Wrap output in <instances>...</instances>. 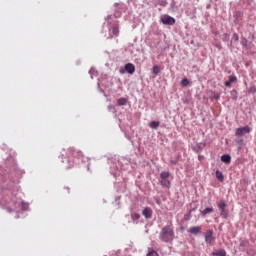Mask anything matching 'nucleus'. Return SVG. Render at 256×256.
<instances>
[{
    "instance_id": "f257e3e1",
    "label": "nucleus",
    "mask_w": 256,
    "mask_h": 256,
    "mask_svg": "<svg viewBox=\"0 0 256 256\" xmlns=\"http://www.w3.org/2000/svg\"><path fill=\"white\" fill-rule=\"evenodd\" d=\"M3 195L2 203L4 209H7L8 213H13L14 211L17 213L19 207L22 211H29V203L17 198V194H14L12 190H3Z\"/></svg>"
},
{
    "instance_id": "f03ea898",
    "label": "nucleus",
    "mask_w": 256,
    "mask_h": 256,
    "mask_svg": "<svg viewBox=\"0 0 256 256\" xmlns=\"http://www.w3.org/2000/svg\"><path fill=\"white\" fill-rule=\"evenodd\" d=\"M160 241L163 243H173L175 239V231L171 225H166L162 228L159 234Z\"/></svg>"
},
{
    "instance_id": "7ed1b4c3",
    "label": "nucleus",
    "mask_w": 256,
    "mask_h": 256,
    "mask_svg": "<svg viewBox=\"0 0 256 256\" xmlns=\"http://www.w3.org/2000/svg\"><path fill=\"white\" fill-rule=\"evenodd\" d=\"M204 237L205 243H207V245H212L213 243H215V236H213V230L206 231Z\"/></svg>"
},
{
    "instance_id": "20e7f679",
    "label": "nucleus",
    "mask_w": 256,
    "mask_h": 256,
    "mask_svg": "<svg viewBox=\"0 0 256 256\" xmlns=\"http://www.w3.org/2000/svg\"><path fill=\"white\" fill-rule=\"evenodd\" d=\"M245 133H251V128L249 126L239 127L235 131L237 137H243Z\"/></svg>"
},
{
    "instance_id": "39448f33",
    "label": "nucleus",
    "mask_w": 256,
    "mask_h": 256,
    "mask_svg": "<svg viewBox=\"0 0 256 256\" xmlns=\"http://www.w3.org/2000/svg\"><path fill=\"white\" fill-rule=\"evenodd\" d=\"M68 157H78V159H83V152L77 151L74 148H69L67 150Z\"/></svg>"
},
{
    "instance_id": "423d86ee",
    "label": "nucleus",
    "mask_w": 256,
    "mask_h": 256,
    "mask_svg": "<svg viewBox=\"0 0 256 256\" xmlns=\"http://www.w3.org/2000/svg\"><path fill=\"white\" fill-rule=\"evenodd\" d=\"M161 22L163 23V25H175V18L169 15H164L161 18Z\"/></svg>"
},
{
    "instance_id": "0eeeda50",
    "label": "nucleus",
    "mask_w": 256,
    "mask_h": 256,
    "mask_svg": "<svg viewBox=\"0 0 256 256\" xmlns=\"http://www.w3.org/2000/svg\"><path fill=\"white\" fill-rule=\"evenodd\" d=\"M142 215L145 217V219H151L153 217V209L149 207L143 208Z\"/></svg>"
},
{
    "instance_id": "6e6552de",
    "label": "nucleus",
    "mask_w": 256,
    "mask_h": 256,
    "mask_svg": "<svg viewBox=\"0 0 256 256\" xmlns=\"http://www.w3.org/2000/svg\"><path fill=\"white\" fill-rule=\"evenodd\" d=\"M188 233L191 235H199L201 233V226H192L188 229Z\"/></svg>"
},
{
    "instance_id": "1a4fd4ad",
    "label": "nucleus",
    "mask_w": 256,
    "mask_h": 256,
    "mask_svg": "<svg viewBox=\"0 0 256 256\" xmlns=\"http://www.w3.org/2000/svg\"><path fill=\"white\" fill-rule=\"evenodd\" d=\"M237 81V76L230 75L228 76V80L224 82L225 87H231L232 83H235Z\"/></svg>"
},
{
    "instance_id": "9d476101",
    "label": "nucleus",
    "mask_w": 256,
    "mask_h": 256,
    "mask_svg": "<svg viewBox=\"0 0 256 256\" xmlns=\"http://www.w3.org/2000/svg\"><path fill=\"white\" fill-rule=\"evenodd\" d=\"M125 71L127 73H129L130 75H133V73H135V65H133L132 63H128L125 65Z\"/></svg>"
},
{
    "instance_id": "9b49d317",
    "label": "nucleus",
    "mask_w": 256,
    "mask_h": 256,
    "mask_svg": "<svg viewBox=\"0 0 256 256\" xmlns=\"http://www.w3.org/2000/svg\"><path fill=\"white\" fill-rule=\"evenodd\" d=\"M160 184L162 187H166V189H169V187H171V181H169V178L160 179Z\"/></svg>"
},
{
    "instance_id": "f8f14e48",
    "label": "nucleus",
    "mask_w": 256,
    "mask_h": 256,
    "mask_svg": "<svg viewBox=\"0 0 256 256\" xmlns=\"http://www.w3.org/2000/svg\"><path fill=\"white\" fill-rule=\"evenodd\" d=\"M221 161H222V163H226V165H229V163H231V155H229V154L222 155Z\"/></svg>"
},
{
    "instance_id": "ddd939ff",
    "label": "nucleus",
    "mask_w": 256,
    "mask_h": 256,
    "mask_svg": "<svg viewBox=\"0 0 256 256\" xmlns=\"http://www.w3.org/2000/svg\"><path fill=\"white\" fill-rule=\"evenodd\" d=\"M213 256H227V251H225V249H221V250H215L212 252Z\"/></svg>"
},
{
    "instance_id": "4468645a",
    "label": "nucleus",
    "mask_w": 256,
    "mask_h": 256,
    "mask_svg": "<svg viewBox=\"0 0 256 256\" xmlns=\"http://www.w3.org/2000/svg\"><path fill=\"white\" fill-rule=\"evenodd\" d=\"M159 125H161V122L159 121H151L149 123L150 129H159Z\"/></svg>"
},
{
    "instance_id": "2eb2a0df",
    "label": "nucleus",
    "mask_w": 256,
    "mask_h": 256,
    "mask_svg": "<svg viewBox=\"0 0 256 256\" xmlns=\"http://www.w3.org/2000/svg\"><path fill=\"white\" fill-rule=\"evenodd\" d=\"M110 31H111L112 35H114L115 37H119V26L118 25H114Z\"/></svg>"
},
{
    "instance_id": "dca6fc26",
    "label": "nucleus",
    "mask_w": 256,
    "mask_h": 256,
    "mask_svg": "<svg viewBox=\"0 0 256 256\" xmlns=\"http://www.w3.org/2000/svg\"><path fill=\"white\" fill-rule=\"evenodd\" d=\"M216 178L218 179V181H220L221 183H223V181H225V177L223 176V172H221L220 170L216 171Z\"/></svg>"
},
{
    "instance_id": "f3484780",
    "label": "nucleus",
    "mask_w": 256,
    "mask_h": 256,
    "mask_svg": "<svg viewBox=\"0 0 256 256\" xmlns=\"http://www.w3.org/2000/svg\"><path fill=\"white\" fill-rule=\"evenodd\" d=\"M200 213L203 217H205L209 215V213H213V208H205L204 210H201Z\"/></svg>"
},
{
    "instance_id": "a211bd4d",
    "label": "nucleus",
    "mask_w": 256,
    "mask_h": 256,
    "mask_svg": "<svg viewBox=\"0 0 256 256\" xmlns=\"http://www.w3.org/2000/svg\"><path fill=\"white\" fill-rule=\"evenodd\" d=\"M217 207L219 211L225 210V207H227V203H225L224 200H220V202L217 204Z\"/></svg>"
},
{
    "instance_id": "6ab92c4d",
    "label": "nucleus",
    "mask_w": 256,
    "mask_h": 256,
    "mask_svg": "<svg viewBox=\"0 0 256 256\" xmlns=\"http://www.w3.org/2000/svg\"><path fill=\"white\" fill-rule=\"evenodd\" d=\"M117 105H119V107H123L127 105V98H119L117 100Z\"/></svg>"
},
{
    "instance_id": "aec40b11",
    "label": "nucleus",
    "mask_w": 256,
    "mask_h": 256,
    "mask_svg": "<svg viewBox=\"0 0 256 256\" xmlns=\"http://www.w3.org/2000/svg\"><path fill=\"white\" fill-rule=\"evenodd\" d=\"M240 44L242 45V47H244L245 49H247L248 45H249V40H247V38L242 37Z\"/></svg>"
},
{
    "instance_id": "412c9836",
    "label": "nucleus",
    "mask_w": 256,
    "mask_h": 256,
    "mask_svg": "<svg viewBox=\"0 0 256 256\" xmlns=\"http://www.w3.org/2000/svg\"><path fill=\"white\" fill-rule=\"evenodd\" d=\"M169 177H171V173H169L167 171H162L160 173V179H169Z\"/></svg>"
},
{
    "instance_id": "4be33fe9",
    "label": "nucleus",
    "mask_w": 256,
    "mask_h": 256,
    "mask_svg": "<svg viewBox=\"0 0 256 256\" xmlns=\"http://www.w3.org/2000/svg\"><path fill=\"white\" fill-rule=\"evenodd\" d=\"M152 73H154V75H159V73H161V68L158 65L153 66Z\"/></svg>"
},
{
    "instance_id": "5701e85b",
    "label": "nucleus",
    "mask_w": 256,
    "mask_h": 256,
    "mask_svg": "<svg viewBox=\"0 0 256 256\" xmlns=\"http://www.w3.org/2000/svg\"><path fill=\"white\" fill-rule=\"evenodd\" d=\"M131 219L132 221H139V219H141V215L139 213H132Z\"/></svg>"
},
{
    "instance_id": "b1692460",
    "label": "nucleus",
    "mask_w": 256,
    "mask_h": 256,
    "mask_svg": "<svg viewBox=\"0 0 256 256\" xmlns=\"http://www.w3.org/2000/svg\"><path fill=\"white\" fill-rule=\"evenodd\" d=\"M147 256H159V253H157V251L149 248Z\"/></svg>"
},
{
    "instance_id": "393cba45",
    "label": "nucleus",
    "mask_w": 256,
    "mask_h": 256,
    "mask_svg": "<svg viewBox=\"0 0 256 256\" xmlns=\"http://www.w3.org/2000/svg\"><path fill=\"white\" fill-rule=\"evenodd\" d=\"M220 215H221V217H223L224 219H227V217H229V212H227L226 209L220 210Z\"/></svg>"
},
{
    "instance_id": "a878e982",
    "label": "nucleus",
    "mask_w": 256,
    "mask_h": 256,
    "mask_svg": "<svg viewBox=\"0 0 256 256\" xmlns=\"http://www.w3.org/2000/svg\"><path fill=\"white\" fill-rule=\"evenodd\" d=\"M230 94H231L232 99H233L234 101H237V90H232V91L230 92Z\"/></svg>"
},
{
    "instance_id": "bb28decb",
    "label": "nucleus",
    "mask_w": 256,
    "mask_h": 256,
    "mask_svg": "<svg viewBox=\"0 0 256 256\" xmlns=\"http://www.w3.org/2000/svg\"><path fill=\"white\" fill-rule=\"evenodd\" d=\"M181 85L182 87H187V85H189V80L187 78L182 79Z\"/></svg>"
},
{
    "instance_id": "cd10ccee",
    "label": "nucleus",
    "mask_w": 256,
    "mask_h": 256,
    "mask_svg": "<svg viewBox=\"0 0 256 256\" xmlns=\"http://www.w3.org/2000/svg\"><path fill=\"white\" fill-rule=\"evenodd\" d=\"M212 99H215V101H219V99H221V95L214 93Z\"/></svg>"
},
{
    "instance_id": "c85d7f7f",
    "label": "nucleus",
    "mask_w": 256,
    "mask_h": 256,
    "mask_svg": "<svg viewBox=\"0 0 256 256\" xmlns=\"http://www.w3.org/2000/svg\"><path fill=\"white\" fill-rule=\"evenodd\" d=\"M89 73H90L92 78H93V75H97V71L93 68L90 69Z\"/></svg>"
},
{
    "instance_id": "c756f323",
    "label": "nucleus",
    "mask_w": 256,
    "mask_h": 256,
    "mask_svg": "<svg viewBox=\"0 0 256 256\" xmlns=\"http://www.w3.org/2000/svg\"><path fill=\"white\" fill-rule=\"evenodd\" d=\"M232 39H234V41H239V34L234 33Z\"/></svg>"
},
{
    "instance_id": "7c9ffc66",
    "label": "nucleus",
    "mask_w": 256,
    "mask_h": 256,
    "mask_svg": "<svg viewBox=\"0 0 256 256\" xmlns=\"http://www.w3.org/2000/svg\"><path fill=\"white\" fill-rule=\"evenodd\" d=\"M115 17H121V13H117V12H115Z\"/></svg>"
},
{
    "instance_id": "2f4dec72",
    "label": "nucleus",
    "mask_w": 256,
    "mask_h": 256,
    "mask_svg": "<svg viewBox=\"0 0 256 256\" xmlns=\"http://www.w3.org/2000/svg\"><path fill=\"white\" fill-rule=\"evenodd\" d=\"M198 159H199V161H203L204 157L201 156V155H199V156H198Z\"/></svg>"
},
{
    "instance_id": "473e14b6",
    "label": "nucleus",
    "mask_w": 256,
    "mask_h": 256,
    "mask_svg": "<svg viewBox=\"0 0 256 256\" xmlns=\"http://www.w3.org/2000/svg\"><path fill=\"white\" fill-rule=\"evenodd\" d=\"M112 175H114L115 177H117V172H113V170H111Z\"/></svg>"
},
{
    "instance_id": "72a5a7b5",
    "label": "nucleus",
    "mask_w": 256,
    "mask_h": 256,
    "mask_svg": "<svg viewBox=\"0 0 256 256\" xmlns=\"http://www.w3.org/2000/svg\"><path fill=\"white\" fill-rule=\"evenodd\" d=\"M71 167H73V164H71L70 166H66V169H71Z\"/></svg>"
},
{
    "instance_id": "f704fd0d",
    "label": "nucleus",
    "mask_w": 256,
    "mask_h": 256,
    "mask_svg": "<svg viewBox=\"0 0 256 256\" xmlns=\"http://www.w3.org/2000/svg\"><path fill=\"white\" fill-rule=\"evenodd\" d=\"M251 91H252V93H255L256 89L255 88H251Z\"/></svg>"
},
{
    "instance_id": "c9c22d12",
    "label": "nucleus",
    "mask_w": 256,
    "mask_h": 256,
    "mask_svg": "<svg viewBox=\"0 0 256 256\" xmlns=\"http://www.w3.org/2000/svg\"><path fill=\"white\" fill-rule=\"evenodd\" d=\"M111 19V16H107V20H110Z\"/></svg>"
}]
</instances>
